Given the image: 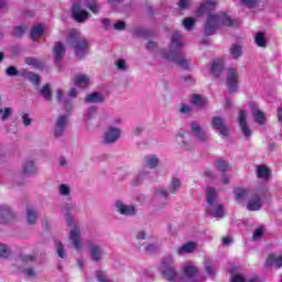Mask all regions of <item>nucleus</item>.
Instances as JSON below:
<instances>
[{
  "instance_id": "nucleus-51",
  "label": "nucleus",
  "mask_w": 282,
  "mask_h": 282,
  "mask_svg": "<svg viewBox=\"0 0 282 282\" xmlns=\"http://www.w3.org/2000/svg\"><path fill=\"white\" fill-rule=\"evenodd\" d=\"M96 116V107H90L84 116L85 122L91 120Z\"/></svg>"
},
{
  "instance_id": "nucleus-26",
  "label": "nucleus",
  "mask_w": 282,
  "mask_h": 282,
  "mask_svg": "<svg viewBox=\"0 0 282 282\" xmlns=\"http://www.w3.org/2000/svg\"><path fill=\"white\" fill-rule=\"evenodd\" d=\"M267 265H275V268H282V254L275 256L274 253L269 254L267 259Z\"/></svg>"
},
{
  "instance_id": "nucleus-37",
  "label": "nucleus",
  "mask_w": 282,
  "mask_h": 282,
  "mask_svg": "<svg viewBox=\"0 0 282 282\" xmlns=\"http://www.w3.org/2000/svg\"><path fill=\"white\" fill-rule=\"evenodd\" d=\"M86 102H102V95L100 93H93L86 97Z\"/></svg>"
},
{
  "instance_id": "nucleus-34",
  "label": "nucleus",
  "mask_w": 282,
  "mask_h": 282,
  "mask_svg": "<svg viewBox=\"0 0 282 282\" xmlns=\"http://www.w3.org/2000/svg\"><path fill=\"white\" fill-rule=\"evenodd\" d=\"M45 32V26L43 24H35L31 29L30 36H41Z\"/></svg>"
},
{
  "instance_id": "nucleus-55",
  "label": "nucleus",
  "mask_w": 282,
  "mask_h": 282,
  "mask_svg": "<svg viewBox=\"0 0 282 282\" xmlns=\"http://www.w3.org/2000/svg\"><path fill=\"white\" fill-rule=\"evenodd\" d=\"M7 76H18L19 70H17V67L14 66H9L6 70Z\"/></svg>"
},
{
  "instance_id": "nucleus-44",
  "label": "nucleus",
  "mask_w": 282,
  "mask_h": 282,
  "mask_svg": "<svg viewBox=\"0 0 282 282\" xmlns=\"http://www.w3.org/2000/svg\"><path fill=\"white\" fill-rule=\"evenodd\" d=\"M25 63H26V65H32L33 67H37V68L43 67V63L34 57H28L25 59Z\"/></svg>"
},
{
  "instance_id": "nucleus-36",
  "label": "nucleus",
  "mask_w": 282,
  "mask_h": 282,
  "mask_svg": "<svg viewBox=\"0 0 282 282\" xmlns=\"http://www.w3.org/2000/svg\"><path fill=\"white\" fill-rule=\"evenodd\" d=\"M41 96H43L46 100H52V88L50 87V84H45L41 89Z\"/></svg>"
},
{
  "instance_id": "nucleus-12",
  "label": "nucleus",
  "mask_w": 282,
  "mask_h": 282,
  "mask_svg": "<svg viewBox=\"0 0 282 282\" xmlns=\"http://www.w3.org/2000/svg\"><path fill=\"white\" fill-rule=\"evenodd\" d=\"M72 13L77 23H84V21L89 19V12L80 8V2L73 3Z\"/></svg>"
},
{
  "instance_id": "nucleus-1",
  "label": "nucleus",
  "mask_w": 282,
  "mask_h": 282,
  "mask_svg": "<svg viewBox=\"0 0 282 282\" xmlns=\"http://www.w3.org/2000/svg\"><path fill=\"white\" fill-rule=\"evenodd\" d=\"M159 270L162 276L170 282H203L202 278H199V271L193 262H187L183 265L181 274L177 273L175 269V258H173V256L164 257Z\"/></svg>"
},
{
  "instance_id": "nucleus-2",
  "label": "nucleus",
  "mask_w": 282,
  "mask_h": 282,
  "mask_svg": "<svg viewBox=\"0 0 282 282\" xmlns=\"http://www.w3.org/2000/svg\"><path fill=\"white\" fill-rule=\"evenodd\" d=\"M184 47V41H182L181 36H174L171 40L170 50H163L160 52L161 58L164 61H172V63H176L183 69H188L191 67V59H187L180 50Z\"/></svg>"
},
{
  "instance_id": "nucleus-6",
  "label": "nucleus",
  "mask_w": 282,
  "mask_h": 282,
  "mask_svg": "<svg viewBox=\"0 0 282 282\" xmlns=\"http://www.w3.org/2000/svg\"><path fill=\"white\" fill-rule=\"evenodd\" d=\"M270 199V191L267 187H261L257 189L253 194L252 199H250L247 204L248 210H261L263 203Z\"/></svg>"
},
{
  "instance_id": "nucleus-52",
  "label": "nucleus",
  "mask_w": 282,
  "mask_h": 282,
  "mask_svg": "<svg viewBox=\"0 0 282 282\" xmlns=\"http://www.w3.org/2000/svg\"><path fill=\"white\" fill-rule=\"evenodd\" d=\"M0 257H2V259H8V257H10V251L3 243H0Z\"/></svg>"
},
{
  "instance_id": "nucleus-21",
  "label": "nucleus",
  "mask_w": 282,
  "mask_h": 282,
  "mask_svg": "<svg viewBox=\"0 0 282 282\" xmlns=\"http://www.w3.org/2000/svg\"><path fill=\"white\" fill-rule=\"evenodd\" d=\"M12 217H14V214L8 205L0 206V224H8Z\"/></svg>"
},
{
  "instance_id": "nucleus-39",
  "label": "nucleus",
  "mask_w": 282,
  "mask_h": 282,
  "mask_svg": "<svg viewBox=\"0 0 282 282\" xmlns=\"http://www.w3.org/2000/svg\"><path fill=\"white\" fill-rule=\"evenodd\" d=\"M86 6L93 11L94 14H98L100 8L98 7V2L96 0H86Z\"/></svg>"
},
{
  "instance_id": "nucleus-29",
  "label": "nucleus",
  "mask_w": 282,
  "mask_h": 282,
  "mask_svg": "<svg viewBox=\"0 0 282 282\" xmlns=\"http://www.w3.org/2000/svg\"><path fill=\"white\" fill-rule=\"evenodd\" d=\"M37 169L34 164V161H26L23 165V173L24 175H32L36 173Z\"/></svg>"
},
{
  "instance_id": "nucleus-35",
  "label": "nucleus",
  "mask_w": 282,
  "mask_h": 282,
  "mask_svg": "<svg viewBox=\"0 0 282 282\" xmlns=\"http://www.w3.org/2000/svg\"><path fill=\"white\" fill-rule=\"evenodd\" d=\"M36 219H37L36 210L29 208L26 210L28 224L34 225V224H36Z\"/></svg>"
},
{
  "instance_id": "nucleus-10",
  "label": "nucleus",
  "mask_w": 282,
  "mask_h": 282,
  "mask_svg": "<svg viewBox=\"0 0 282 282\" xmlns=\"http://www.w3.org/2000/svg\"><path fill=\"white\" fill-rule=\"evenodd\" d=\"M115 208L117 213L123 215L124 217H133V215H135V206L127 204L122 200H117L115 203Z\"/></svg>"
},
{
  "instance_id": "nucleus-3",
  "label": "nucleus",
  "mask_w": 282,
  "mask_h": 282,
  "mask_svg": "<svg viewBox=\"0 0 282 282\" xmlns=\"http://www.w3.org/2000/svg\"><path fill=\"white\" fill-rule=\"evenodd\" d=\"M76 208V205L74 204H67L64 207V210L66 212V224L67 226H70L72 229L68 235L69 241H72L73 247L77 252H80L83 250V239L80 238V226L76 225V221H74V217L69 215V212L74 210Z\"/></svg>"
},
{
  "instance_id": "nucleus-7",
  "label": "nucleus",
  "mask_w": 282,
  "mask_h": 282,
  "mask_svg": "<svg viewBox=\"0 0 282 282\" xmlns=\"http://www.w3.org/2000/svg\"><path fill=\"white\" fill-rule=\"evenodd\" d=\"M158 164H160V160L158 159V156L153 154L147 155L144 158L143 170L139 172L137 178L134 180V185H138L141 180H147V177H149L151 173L149 172V169H155Z\"/></svg>"
},
{
  "instance_id": "nucleus-16",
  "label": "nucleus",
  "mask_w": 282,
  "mask_h": 282,
  "mask_svg": "<svg viewBox=\"0 0 282 282\" xmlns=\"http://www.w3.org/2000/svg\"><path fill=\"white\" fill-rule=\"evenodd\" d=\"M212 127L215 129V131H218L223 138L228 137V127L226 126V122H224V119L221 117H214L212 119Z\"/></svg>"
},
{
  "instance_id": "nucleus-60",
  "label": "nucleus",
  "mask_w": 282,
  "mask_h": 282,
  "mask_svg": "<svg viewBox=\"0 0 282 282\" xmlns=\"http://www.w3.org/2000/svg\"><path fill=\"white\" fill-rule=\"evenodd\" d=\"M231 282H246L243 275L237 273L231 276Z\"/></svg>"
},
{
  "instance_id": "nucleus-53",
  "label": "nucleus",
  "mask_w": 282,
  "mask_h": 282,
  "mask_svg": "<svg viewBox=\"0 0 282 282\" xmlns=\"http://www.w3.org/2000/svg\"><path fill=\"white\" fill-rule=\"evenodd\" d=\"M22 124H24V127H30V124H32V118H30L29 113L22 115Z\"/></svg>"
},
{
  "instance_id": "nucleus-31",
  "label": "nucleus",
  "mask_w": 282,
  "mask_h": 282,
  "mask_svg": "<svg viewBox=\"0 0 282 282\" xmlns=\"http://www.w3.org/2000/svg\"><path fill=\"white\" fill-rule=\"evenodd\" d=\"M182 188V182L177 177H173L170 187H169V193L175 194L177 193V189Z\"/></svg>"
},
{
  "instance_id": "nucleus-41",
  "label": "nucleus",
  "mask_w": 282,
  "mask_h": 282,
  "mask_svg": "<svg viewBox=\"0 0 282 282\" xmlns=\"http://www.w3.org/2000/svg\"><path fill=\"white\" fill-rule=\"evenodd\" d=\"M28 25H18L13 29V36H23L25 32H28Z\"/></svg>"
},
{
  "instance_id": "nucleus-43",
  "label": "nucleus",
  "mask_w": 282,
  "mask_h": 282,
  "mask_svg": "<svg viewBox=\"0 0 282 282\" xmlns=\"http://www.w3.org/2000/svg\"><path fill=\"white\" fill-rule=\"evenodd\" d=\"M263 232H265V227L260 226L256 228V230L253 231V241H259V239L263 237Z\"/></svg>"
},
{
  "instance_id": "nucleus-8",
  "label": "nucleus",
  "mask_w": 282,
  "mask_h": 282,
  "mask_svg": "<svg viewBox=\"0 0 282 282\" xmlns=\"http://www.w3.org/2000/svg\"><path fill=\"white\" fill-rule=\"evenodd\" d=\"M69 43H72L78 58H83L89 54V46H87V41H85V39L72 36Z\"/></svg>"
},
{
  "instance_id": "nucleus-13",
  "label": "nucleus",
  "mask_w": 282,
  "mask_h": 282,
  "mask_svg": "<svg viewBox=\"0 0 282 282\" xmlns=\"http://www.w3.org/2000/svg\"><path fill=\"white\" fill-rule=\"evenodd\" d=\"M176 142L183 151H191L193 147V141H191V135L186 132H180L176 134Z\"/></svg>"
},
{
  "instance_id": "nucleus-30",
  "label": "nucleus",
  "mask_w": 282,
  "mask_h": 282,
  "mask_svg": "<svg viewBox=\"0 0 282 282\" xmlns=\"http://www.w3.org/2000/svg\"><path fill=\"white\" fill-rule=\"evenodd\" d=\"M235 195H236L237 202H243V199H248V197L250 196V191L243 189V188H237L235 189Z\"/></svg>"
},
{
  "instance_id": "nucleus-63",
  "label": "nucleus",
  "mask_w": 282,
  "mask_h": 282,
  "mask_svg": "<svg viewBox=\"0 0 282 282\" xmlns=\"http://www.w3.org/2000/svg\"><path fill=\"white\" fill-rule=\"evenodd\" d=\"M135 237H137V239H138L139 241H142V239H145L147 232H144V230H139V231L137 232Z\"/></svg>"
},
{
  "instance_id": "nucleus-59",
  "label": "nucleus",
  "mask_w": 282,
  "mask_h": 282,
  "mask_svg": "<svg viewBox=\"0 0 282 282\" xmlns=\"http://www.w3.org/2000/svg\"><path fill=\"white\" fill-rule=\"evenodd\" d=\"M247 8H254L257 6V0H240Z\"/></svg>"
},
{
  "instance_id": "nucleus-22",
  "label": "nucleus",
  "mask_w": 282,
  "mask_h": 282,
  "mask_svg": "<svg viewBox=\"0 0 282 282\" xmlns=\"http://www.w3.org/2000/svg\"><path fill=\"white\" fill-rule=\"evenodd\" d=\"M197 250L196 242L189 241L176 249V253L182 257V254H191V252H195Z\"/></svg>"
},
{
  "instance_id": "nucleus-57",
  "label": "nucleus",
  "mask_w": 282,
  "mask_h": 282,
  "mask_svg": "<svg viewBox=\"0 0 282 282\" xmlns=\"http://www.w3.org/2000/svg\"><path fill=\"white\" fill-rule=\"evenodd\" d=\"M177 6L181 10H187L188 6H191V0H180Z\"/></svg>"
},
{
  "instance_id": "nucleus-18",
  "label": "nucleus",
  "mask_w": 282,
  "mask_h": 282,
  "mask_svg": "<svg viewBox=\"0 0 282 282\" xmlns=\"http://www.w3.org/2000/svg\"><path fill=\"white\" fill-rule=\"evenodd\" d=\"M217 6V0H204L196 10V17H204L206 12H213Z\"/></svg>"
},
{
  "instance_id": "nucleus-42",
  "label": "nucleus",
  "mask_w": 282,
  "mask_h": 282,
  "mask_svg": "<svg viewBox=\"0 0 282 282\" xmlns=\"http://www.w3.org/2000/svg\"><path fill=\"white\" fill-rule=\"evenodd\" d=\"M58 193L62 195V197H67L69 196V193H72V189L67 184H61L58 187Z\"/></svg>"
},
{
  "instance_id": "nucleus-25",
  "label": "nucleus",
  "mask_w": 282,
  "mask_h": 282,
  "mask_svg": "<svg viewBox=\"0 0 282 282\" xmlns=\"http://www.w3.org/2000/svg\"><path fill=\"white\" fill-rule=\"evenodd\" d=\"M191 102L198 109H203V107H206V105H208V99L204 98L200 95H193Z\"/></svg>"
},
{
  "instance_id": "nucleus-27",
  "label": "nucleus",
  "mask_w": 282,
  "mask_h": 282,
  "mask_svg": "<svg viewBox=\"0 0 282 282\" xmlns=\"http://www.w3.org/2000/svg\"><path fill=\"white\" fill-rule=\"evenodd\" d=\"M215 169H217V171H220L221 173H226V171L230 170V163H228V161L224 160V159H217L214 162Z\"/></svg>"
},
{
  "instance_id": "nucleus-54",
  "label": "nucleus",
  "mask_w": 282,
  "mask_h": 282,
  "mask_svg": "<svg viewBox=\"0 0 282 282\" xmlns=\"http://www.w3.org/2000/svg\"><path fill=\"white\" fill-rule=\"evenodd\" d=\"M191 111H193V109L191 108V106H188V105H186V104L181 105L180 113L188 115V113H191Z\"/></svg>"
},
{
  "instance_id": "nucleus-45",
  "label": "nucleus",
  "mask_w": 282,
  "mask_h": 282,
  "mask_svg": "<svg viewBox=\"0 0 282 282\" xmlns=\"http://www.w3.org/2000/svg\"><path fill=\"white\" fill-rule=\"evenodd\" d=\"M0 116H1V120L6 122V120H8L10 116H12V108H4V109L0 108Z\"/></svg>"
},
{
  "instance_id": "nucleus-38",
  "label": "nucleus",
  "mask_w": 282,
  "mask_h": 282,
  "mask_svg": "<svg viewBox=\"0 0 282 282\" xmlns=\"http://www.w3.org/2000/svg\"><path fill=\"white\" fill-rule=\"evenodd\" d=\"M115 65L119 72H127L129 69V65H127V59L124 58H118Z\"/></svg>"
},
{
  "instance_id": "nucleus-23",
  "label": "nucleus",
  "mask_w": 282,
  "mask_h": 282,
  "mask_svg": "<svg viewBox=\"0 0 282 282\" xmlns=\"http://www.w3.org/2000/svg\"><path fill=\"white\" fill-rule=\"evenodd\" d=\"M65 127H67V116H59L55 123V135H63Z\"/></svg>"
},
{
  "instance_id": "nucleus-15",
  "label": "nucleus",
  "mask_w": 282,
  "mask_h": 282,
  "mask_svg": "<svg viewBox=\"0 0 282 282\" xmlns=\"http://www.w3.org/2000/svg\"><path fill=\"white\" fill-rule=\"evenodd\" d=\"M191 131L199 142H206L208 140V134L204 129H202V126L197 121L191 122Z\"/></svg>"
},
{
  "instance_id": "nucleus-46",
  "label": "nucleus",
  "mask_w": 282,
  "mask_h": 282,
  "mask_svg": "<svg viewBox=\"0 0 282 282\" xmlns=\"http://www.w3.org/2000/svg\"><path fill=\"white\" fill-rule=\"evenodd\" d=\"M185 30H193L195 28V18H186L183 20Z\"/></svg>"
},
{
  "instance_id": "nucleus-14",
  "label": "nucleus",
  "mask_w": 282,
  "mask_h": 282,
  "mask_svg": "<svg viewBox=\"0 0 282 282\" xmlns=\"http://www.w3.org/2000/svg\"><path fill=\"white\" fill-rule=\"evenodd\" d=\"M121 133L122 131L120 130V128L110 127L105 132L104 142L106 144H113L120 138Z\"/></svg>"
},
{
  "instance_id": "nucleus-19",
  "label": "nucleus",
  "mask_w": 282,
  "mask_h": 282,
  "mask_svg": "<svg viewBox=\"0 0 282 282\" xmlns=\"http://www.w3.org/2000/svg\"><path fill=\"white\" fill-rule=\"evenodd\" d=\"M89 254L91 261H102V247L98 243L89 245Z\"/></svg>"
},
{
  "instance_id": "nucleus-48",
  "label": "nucleus",
  "mask_w": 282,
  "mask_h": 282,
  "mask_svg": "<svg viewBox=\"0 0 282 282\" xmlns=\"http://www.w3.org/2000/svg\"><path fill=\"white\" fill-rule=\"evenodd\" d=\"M56 246V252L61 259H65V247L63 246V242L57 241L55 242Z\"/></svg>"
},
{
  "instance_id": "nucleus-58",
  "label": "nucleus",
  "mask_w": 282,
  "mask_h": 282,
  "mask_svg": "<svg viewBox=\"0 0 282 282\" xmlns=\"http://www.w3.org/2000/svg\"><path fill=\"white\" fill-rule=\"evenodd\" d=\"M127 28V24L124 23V21H117L115 24H113V29L115 30H118V31H122Z\"/></svg>"
},
{
  "instance_id": "nucleus-5",
  "label": "nucleus",
  "mask_w": 282,
  "mask_h": 282,
  "mask_svg": "<svg viewBox=\"0 0 282 282\" xmlns=\"http://www.w3.org/2000/svg\"><path fill=\"white\" fill-rule=\"evenodd\" d=\"M207 213L212 217L221 219L224 217V205L219 204L217 198V191L213 187H208L206 191Z\"/></svg>"
},
{
  "instance_id": "nucleus-64",
  "label": "nucleus",
  "mask_w": 282,
  "mask_h": 282,
  "mask_svg": "<svg viewBox=\"0 0 282 282\" xmlns=\"http://www.w3.org/2000/svg\"><path fill=\"white\" fill-rule=\"evenodd\" d=\"M155 47H158V43L150 41L148 42L147 48L150 50V52H153V50H155Z\"/></svg>"
},
{
  "instance_id": "nucleus-20",
  "label": "nucleus",
  "mask_w": 282,
  "mask_h": 282,
  "mask_svg": "<svg viewBox=\"0 0 282 282\" xmlns=\"http://www.w3.org/2000/svg\"><path fill=\"white\" fill-rule=\"evenodd\" d=\"M251 113L258 124H265V112L259 109L257 104H250Z\"/></svg>"
},
{
  "instance_id": "nucleus-47",
  "label": "nucleus",
  "mask_w": 282,
  "mask_h": 282,
  "mask_svg": "<svg viewBox=\"0 0 282 282\" xmlns=\"http://www.w3.org/2000/svg\"><path fill=\"white\" fill-rule=\"evenodd\" d=\"M205 270L209 276H215V268L213 267L210 259L205 261Z\"/></svg>"
},
{
  "instance_id": "nucleus-56",
  "label": "nucleus",
  "mask_w": 282,
  "mask_h": 282,
  "mask_svg": "<svg viewBox=\"0 0 282 282\" xmlns=\"http://www.w3.org/2000/svg\"><path fill=\"white\" fill-rule=\"evenodd\" d=\"M29 79L31 80V83H33V85H39L41 83V77L33 73L29 74Z\"/></svg>"
},
{
  "instance_id": "nucleus-50",
  "label": "nucleus",
  "mask_w": 282,
  "mask_h": 282,
  "mask_svg": "<svg viewBox=\"0 0 282 282\" xmlns=\"http://www.w3.org/2000/svg\"><path fill=\"white\" fill-rule=\"evenodd\" d=\"M254 43L258 47H265V45H268V39H265V36H256Z\"/></svg>"
},
{
  "instance_id": "nucleus-17",
  "label": "nucleus",
  "mask_w": 282,
  "mask_h": 282,
  "mask_svg": "<svg viewBox=\"0 0 282 282\" xmlns=\"http://www.w3.org/2000/svg\"><path fill=\"white\" fill-rule=\"evenodd\" d=\"M65 54H67L65 44H63V42H56L53 46V56L57 65L62 63L63 58H65Z\"/></svg>"
},
{
  "instance_id": "nucleus-24",
  "label": "nucleus",
  "mask_w": 282,
  "mask_h": 282,
  "mask_svg": "<svg viewBox=\"0 0 282 282\" xmlns=\"http://www.w3.org/2000/svg\"><path fill=\"white\" fill-rule=\"evenodd\" d=\"M221 72H224V58H216L212 65V74H214L216 78H219Z\"/></svg>"
},
{
  "instance_id": "nucleus-49",
  "label": "nucleus",
  "mask_w": 282,
  "mask_h": 282,
  "mask_svg": "<svg viewBox=\"0 0 282 282\" xmlns=\"http://www.w3.org/2000/svg\"><path fill=\"white\" fill-rule=\"evenodd\" d=\"M56 100L59 101L61 105L67 104V100L65 99V93L61 88L56 90Z\"/></svg>"
},
{
  "instance_id": "nucleus-40",
  "label": "nucleus",
  "mask_w": 282,
  "mask_h": 282,
  "mask_svg": "<svg viewBox=\"0 0 282 282\" xmlns=\"http://www.w3.org/2000/svg\"><path fill=\"white\" fill-rule=\"evenodd\" d=\"M230 54H231L232 58H239V56H241V54H242L241 45L234 44L230 48Z\"/></svg>"
},
{
  "instance_id": "nucleus-11",
  "label": "nucleus",
  "mask_w": 282,
  "mask_h": 282,
  "mask_svg": "<svg viewBox=\"0 0 282 282\" xmlns=\"http://www.w3.org/2000/svg\"><path fill=\"white\" fill-rule=\"evenodd\" d=\"M238 121L242 135L245 138H250L252 135V129L248 126V115L246 113V110H240Z\"/></svg>"
},
{
  "instance_id": "nucleus-33",
  "label": "nucleus",
  "mask_w": 282,
  "mask_h": 282,
  "mask_svg": "<svg viewBox=\"0 0 282 282\" xmlns=\"http://www.w3.org/2000/svg\"><path fill=\"white\" fill-rule=\"evenodd\" d=\"M257 175L262 180H268L270 170L265 165H259L257 169Z\"/></svg>"
},
{
  "instance_id": "nucleus-28",
  "label": "nucleus",
  "mask_w": 282,
  "mask_h": 282,
  "mask_svg": "<svg viewBox=\"0 0 282 282\" xmlns=\"http://www.w3.org/2000/svg\"><path fill=\"white\" fill-rule=\"evenodd\" d=\"M89 83H90L89 76L87 75H78L75 78L76 87H82V88L89 87Z\"/></svg>"
},
{
  "instance_id": "nucleus-4",
  "label": "nucleus",
  "mask_w": 282,
  "mask_h": 282,
  "mask_svg": "<svg viewBox=\"0 0 282 282\" xmlns=\"http://www.w3.org/2000/svg\"><path fill=\"white\" fill-rule=\"evenodd\" d=\"M220 25H225L226 28H235L239 25V21L237 20H231L226 12H219L216 14H209L207 17V22L205 25V31L208 34H215V31L217 28Z\"/></svg>"
},
{
  "instance_id": "nucleus-9",
  "label": "nucleus",
  "mask_w": 282,
  "mask_h": 282,
  "mask_svg": "<svg viewBox=\"0 0 282 282\" xmlns=\"http://www.w3.org/2000/svg\"><path fill=\"white\" fill-rule=\"evenodd\" d=\"M226 80L229 91H237L239 88V70L235 67L227 68Z\"/></svg>"
},
{
  "instance_id": "nucleus-32",
  "label": "nucleus",
  "mask_w": 282,
  "mask_h": 282,
  "mask_svg": "<svg viewBox=\"0 0 282 282\" xmlns=\"http://www.w3.org/2000/svg\"><path fill=\"white\" fill-rule=\"evenodd\" d=\"M154 199L156 200H163L166 202V199H169V192H166V189L164 188H158L154 192Z\"/></svg>"
},
{
  "instance_id": "nucleus-62",
  "label": "nucleus",
  "mask_w": 282,
  "mask_h": 282,
  "mask_svg": "<svg viewBox=\"0 0 282 282\" xmlns=\"http://www.w3.org/2000/svg\"><path fill=\"white\" fill-rule=\"evenodd\" d=\"M138 34H140L141 36H151V31H149L144 28H141L138 30Z\"/></svg>"
},
{
  "instance_id": "nucleus-61",
  "label": "nucleus",
  "mask_w": 282,
  "mask_h": 282,
  "mask_svg": "<svg viewBox=\"0 0 282 282\" xmlns=\"http://www.w3.org/2000/svg\"><path fill=\"white\" fill-rule=\"evenodd\" d=\"M159 246L155 245V243H151V245H148L144 250L145 252L148 253H151V252H155V250H158Z\"/></svg>"
}]
</instances>
